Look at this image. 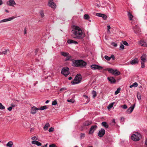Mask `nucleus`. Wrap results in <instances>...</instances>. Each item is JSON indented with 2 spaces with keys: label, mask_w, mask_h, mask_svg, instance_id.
<instances>
[{
  "label": "nucleus",
  "mask_w": 147,
  "mask_h": 147,
  "mask_svg": "<svg viewBox=\"0 0 147 147\" xmlns=\"http://www.w3.org/2000/svg\"><path fill=\"white\" fill-rule=\"evenodd\" d=\"M73 30L71 31V36L74 38L82 39L84 37L82 36L83 32L81 28L76 26H73Z\"/></svg>",
  "instance_id": "obj_1"
},
{
  "label": "nucleus",
  "mask_w": 147,
  "mask_h": 147,
  "mask_svg": "<svg viewBox=\"0 0 147 147\" xmlns=\"http://www.w3.org/2000/svg\"><path fill=\"white\" fill-rule=\"evenodd\" d=\"M87 64L86 63L82 60L73 61L72 65L74 67H85Z\"/></svg>",
  "instance_id": "obj_2"
},
{
  "label": "nucleus",
  "mask_w": 147,
  "mask_h": 147,
  "mask_svg": "<svg viewBox=\"0 0 147 147\" xmlns=\"http://www.w3.org/2000/svg\"><path fill=\"white\" fill-rule=\"evenodd\" d=\"M82 77L80 74H77L75 77L73 81H72L71 82L72 85L77 84L80 83L81 81Z\"/></svg>",
  "instance_id": "obj_3"
},
{
  "label": "nucleus",
  "mask_w": 147,
  "mask_h": 147,
  "mask_svg": "<svg viewBox=\"0 0 147 147\" xmlns=\"http://www.w3.org/2000/svg\"><path fill=\"white\" fill-rule=\"evenodd\" d=\"M141 138V135L138 132H137L135 134H133L131 136V139L135 141L139 140Z\"/></svg>",
  "instance_id": "obj_4"
},
{
  "label": "nucleus",
  "mask_w": 147,
  "mask_h": 147,
  "mask_svg": "<svg viewBox=\"0 0 147 147\" xmlns=\"http://www.w3.org/2000/svg\"><path fill=\"white\" fill-rule=\"evenodd\" d=\"M61 73L65 76H67L69 74V68L67 67L63 68L61 70Z\"/></svg>",
  "instance_id": "obj_5"
},
{
  "label": "nucleus",
  "mask_w": 147,
  "mask_h": 147,
  "mask_svg": "<svg viewBox=\"0 0 147 147\" xmlns=\"http://www.w3.org/2000/svg\"><path fill=\"white\" fill-rule=\"evenodd\" d=\"M90 67L91 69L93 70H95L96 69L101 70L103 69V67H102L96 64L92 65H91Z\"/></svg>",
  "instance_id": "obj_6"
},
{
  "label": "nucleus",
  "mask_w": 147,
  "mask_h": 147,
  "mask_svg": "<svg viewBox=\"0 0 147 147\" xmlns=\"http://www.w3.org/2000/svg\"><path fill=\"white\" fill-rule=\"evenodd\" d=\"M7 5H8L14 7L16 5L14 0H9L7 2Z\"/></svg>",
  "instance_id": "obj_7"
},
{
  "label": "nucleus",
  "mask_w": 147,
  "mask_h": 147,
  "mask_svg": "<svg viewBox=\"0 0 147 147\" xmlns=\"http://www.w3.org/2000/svg\"><path fill=\"white\" fill-rule=\"evenodd\" d=\"M48 5L53 8H55L56 7V5L53 2V0H49Z\"/></svg>",
  "instance_id": "obj_8"
},
{
  "label": "nucleus",
  "mask_w": 147,
  "mask_h": 147,
  "mask_svg": "<svg viewBox=\"0 0 147 147\" xmlns=\"http://www.w3.org/2000/svg\"><path fill=\"white\" fill-rule=\"evenodd\" d=\"M133 29L134 32L136 34H138L140 32V30L139 28L137 25H136L135 26L133 27Z\"/></svg>",
  "instance_id": "obj_9"
},
{
  "label": "nucleus",
  "mask_w": 147,
  "mask_h": 147,
  "mask_svg": "<svg viewBox=\"0 0 147 147\" xmlns=\"http://www.w3.org/2000/svg\"><path fill=\"white\" fill-rule=\"evenodd\" d=\"M105 131L104 129L103 128L101 129V130L99 131L98 135L100 137H102L105 134Z\"/></svg>",
  "instance_id": "obj_10"
},
{
  "label": "nucleus",
  "mask_w": 147,
  "mask_h": 147,
  "mask_svg": "<svg viewBox=\"0 0 147 147\" xmlns=\"http://www.w3.org/2000/svg\"><path fill=\"white\" fill-rule=\"evenodd\" d=\"M97 128V126L96 125H93L92 126L90 129L89 134H92L94 131Z\"/></svg>",
  "instance_id": "obj_11"
},
{
  "label": "nucleus",
  "mask_w": 147,
  "mask_h": 147,
  "mask_svg": "<svg viewBox=\"0 0 147 147\" xmlns=\"http://www.w3.org/2000/svg\"><path fill=\"white\" fill-rule=\"evenodd\" d=\"M15 18L14 16L10 17L9 18L5 19L0 21V23L11 21Z\"/></svg>",
  "instance_id": "obj_12"
},
{
  "label": "nucleus",
  "mask_w": 147,
  "mask_h": 147,
  "mask_svg": "<svg viewBox=\"0 0 147 147\" xmlns=\"http://www.w3.org/2000/svg\"><path fill=\"white\" fill-rule=\"evenodd\" d=\"M39 110L38 108H36L35 106L32 107L31 109V113L32 114H34L36 112V111Z\"/></svg>",
  "instance_id": "obj_13"
},
{
  "label": "nucleus",
  "mask_w": 147,
  "mask_h": 147,
  "mask_svg": "<svg viewBox=\"0 0 147 147\" xmlns=\"http://www.w3.org/2000/svg\"><path fill=\"white\" fill-rule=\"evenodd\" d=\"M135 106V104L131 106L127 110V112L129 114L131 113L133 111Z\"/></svg>",
  "instance_id": "obj_14"
},
{
  "label": "nucleus",
  "mask_w": 147,
  "mask_h": 147,
  "mask_svg": "<svg viewBox=\"0 0 147 147\" xmlns=\"http://www.w3.org/2000/svg\"><path fill=\"white\" fill-rule=\"evenodd\" d=\"M138 60L137 58H136L134 60L130 61L131 64L132 65L138 64Z\"/></svg>",
  "instance_id": "obj_15"
},
{
  "label": "nucleus",
  "mask_w": 147,
  "mask_h": 147,
  "mask_svg": "<svg viewBox=\"0 0 147 147\" xmlns=\"http://www.w3.org/2000/svg\"><path fill=\"white\" fill-rule=\"evenodd\" d=\"M139 44L141 46L145 47H147V43L143 40H140L139 42Z\"/></svg>",
  "instance_id": "obj_16"
},
{
  "label": "nucleus",
  "mask_w": 147,
  "mask_h": 147,
  "mask_svg": "<svg viewBox=\"0 0 147 147\" xmlns=\"http://www.w3.org/2000/svg\"><path fill=\"white\" fill-rule=\"evenodd\" d=\"M67 42L69 44H73L75 45L77 44L78 43V42L77 41L70 39L68 40L67 41Z\"/></svg>",
  "instance_id": "obj_17"
},
{
  "label": "nucleus",
  "mask_w": 147,
  "mask_h": 147,
  "mask_svg": "<svg viewBox=\"0 0 147 147\" xmlns=\"http://www.w3.org/2000/svg\"><path fill=\"white\" fill-rule=\"evenodd\" d=\"M108 80L111 83H115L116 82L115 80L113 77H108Z\"/></svg>",
  "instance_id": "obj_18"
},
{
  "label": "nucleus",
  "mask_w": 147,
  "mask_h": 147,
  "mask_svg": "<svg viewBox=\"0 0 147 147\" xmlns=\"http://www.w3.org/2000/svg\"><path fill=\"white\" fill-rule=\"evenodd\" d=\"M146 54H143L141 57V61H145L146 60Z\"/></svg>",
  "instance_id": "obj_19"
},
{
  "label": "nucleus",
  "mask_w": 147,
  "mask_h": 147,
  "mask_svg": "<svg viewBox=\"0 0 147 147\" xmlns=\"http://www.w3.org/2000/svg\"><path fill=\"white\" fill-rule=\"evenodd\" d=\"M102 125L105 128H107L109 127V125L106 122H103L101 123Z\"/></svg>",
  "instance_id": "obj_20"
},
{
  "label": "nucleus",
  "mask_w": 147,
  "mask_h": 147,
  "mask_svg": "<svg viewBox=\"0 0 147 147\" xmlns=\"http://www.w3.org/2000/svg\"><path fill=\"white\" fill-rule=\"evenodd\" d=\"M91 123V121H86L84 123L83 125L84 126H88L90 125Z\"/></svg>",
  "instance_id": "obj_21"
},
{
  "label": "nucleus",
  "mask_w": 147,
  "mask_h": 147,
  "mask_svg": "<svg viewBox=\"0 0 147 147\" xmlns=\"http://www.w3.org/2000/svg\"><path fill=\"white\" fill-rule=\"evenodd\" d=\"M127 15L129 20H132L133 16L130 12H128Z\"/></svg>",
  "instance_id": "obj_22"
},
{
  "label": "nucleus",
  "mask_w": 147,
  "mask_h": 147,
  "mask_svg": "<svg viewBox=\"0 0 147 147\" xmlns=\"http://www.w3.org/2000/svg\"><path fill=\"white\" fill-rule=\"evenodd\" d=\"M72 60L71 56L69 54V55L66 57L65 61H67L69 60L71 61Z\"/></svg>",
  "instance_id": "obj_23"
},
{
  "label": "nucleus",
  "mask_w": 147,
  "mask_h": 147,
  "mask_svg": "<svg viewBox=\"0 0 147 147\" xmlns=\"http://www.w3.org/2000/svg\"><path fill=\"white\" fill-rule=\"evenodd\" d=\"M49 127L50 124L49 123H47L43 127L44 130H47L48 129V128Z\"/></svg>",
  "instance_id": "obj_24"
},
{
  "label": "nucleus",
  "mask_w": 147,
  "mask_h": 147,
  "mask_svg": "<svg viewBox=\"0 0 147 147\" xmlns=\"http://www.w3.org/2000/svg\"><path fill=\"white\" fill-rule=\"evenodd\" d=\"M61 55L65 57H66L67 56L69 55V54L67 52H62L61 53Z\"/></svg>",
  "instance_id": "obj_25"
},
{
  "label": "nucleus",
  "mask_w": 147,
  "mask_h": 147,
  "mask_svg": "<svg viewBox=\"0 0 147 147\" xmlns=\"http://www.w3.org/2000/svg\"><path fill=\"white\" fill-rule=\"evenodd\" d=\"M107 70H108L109 73H112L113 74L114 72H115V71L112 69L107 68Z\"/></svg>",
  "instance_id": "obj_26"
},
{
  "label": "nucleus",
  "mask_w": 147,
  "mask_h": 147,
  "mask_svg": "<svg viewBox=\"0 0 147 147\" xmlns=\"http://www.w3.org/2000/svg\"><path fill=\"white\" fill-rule=\"evenodd\" d=\"M138 86V84L137 82L134 83L132 85H130L129 86L130 88H132V87H136Z\"/></svg>",
  "instance_id": "obj_27"
},
{
  "label": "nucleus",
  "mask_w": 147,
  "mask_h": 147,
  "mask_svg": "<svg viewBox=\"0 0 147 147\" xmlns=\"http://www.w3.org/2000/svg\"><path fill=\"white\" fill-rule=\"evenodd\" d=\"M13 145V143L12 141L9 142L7 144V146L9 147H11Z\"/></svg>",
  "instance_id": "obj_28"
},
{
  "label": "nucleus",
  "mask_w": 147,
  "mask_h": 147,
  "mask_svg": "<svg viewBox=\"0 0 147 147\" xmlns=\"http://www.w3.org/2000/svg\"><path fill=\"white\" fill-rule=\"evenodd\" d=\"M47 109V106L46 105L42 107H40L38 108V109L39 110H43L45 109Z\"/></svg>",
  "instance_id": "obj_29"
},
{
  "label": "nucleus",
  "mask_w": 147,
  "mask_h": 147,
  "mask_svg": "<svg viewBox=\"0 0 147 147\" xmlns=\"http://www.w3.org/2000/svg\"><path fill=\"white\" fill-rule=\"evenodd\" d=\"M113 104H114L113 103H112L110 104L107 107V109H111V108H112L113 107Z\"/></svg>",
  "instance_id": "obj_30"
},
{
  "label": "nucleus",
  "mask_w": 147,
  "mask_h": 147,
  "mask_svg": "<svg viewBox=\"0 0 147 147\" xmlns=\"http://www.w3.org/2000/svg\"><path fill=\"white\" fill-rule=\"evenodd\" d=\"M115 72H114L113 74L115 75H119L120 74V72L119 71H117V70L115 71Z\"/></svg>",
  "instance_id": "obj_31"
},
{
  "label": "nucleus",
  "mask_w": 147,
  "mask_h": 147,
  "mask_svg": "<svg viewBox=\"0 0 147 147\" xmlns=\"http://www.w3.org/2000/svg\"><path fill=\"white\" fill-rule=\"evenodd\" d=\"M137 98L139 100H140L141 99V95L139 93H138L137 94Z\"/></svg>",
  "instance_id": "obj_32"
},
{
  "label": "nucleus",
  "mask_w": 147,
  "mask_h": 147,
  "mask_svg": "<svg viewBox=\"0 0 147 147\" xmlns=\"http://www.w3.org/2000/svg\"><path fill=\"white\" fill-rule=\"evenodd\" d=\"M92 94L93 95V98H94L96 96V92L95 91L93 90L92 92Z\"/></svg>",
  "instance_id": "obj_33"
},
{
  "label": "nucleus",
  "mask_w": 147,
  "mask_h": 147,
  "mask_svg": "<svg viewBox=\"0 0 147 147\" xmlns=\"http://www.w3.org/2000/svg\"><path fill=\"white\" fill-rule=\"evenodd\" d=\"M105 58L107 61H109L111 59L110 57H109L107 55H105L104 57Z\"/></svg>",
  "instance_id": "obj_34"
},
{
  "label": "nucleus",
  "mask_w": 147,
  "mask_h": 147,
  "mask_svg": "<svg viewBox=\"0 0 147 147\" xmlns=\"http://www.w3.org/2000/svg\"><path fill=\"white\" fill-rule=\"evenodd\" d=\"M120 88H118L117 89V90L115 91V95L117 94L120 92Z\"/></svg>",
  "instance_id": "obj_35"
},
{
  "label": "nucleus",
  "mask_w": 147,
  "mask_h": 147,
  "mask_svg": "<svg viewBox=\"0 0 147 147\" xmlns=\"http://www.w3.org/2000/svg\"><path fill=\"white\" fill-rule=\"evenodd\" d=\"M5 109V107L3 106L1 103H0V109L3 110Z\"/></svg>",
  "instance_id": "obj_36"
},
{
  "label": "nucleus",
  "mask_w": 147,
  "mask_h": 147,
  "mask_svg": "<svg viewBox=\"0 0 147 147\" xmlns=\"http://www.w3.org/2000/svg\"><path fill=\"white\" fill-rule=\"evenodd\" d=\"M8 52H9V51L8 49L5 50V51L2 52L3 54L4 55L7 54Z\"/></svg>",
  "instance_id": "obj_37"
},
{
  "label": "nucleus",
  "mask_w": 147,
  "mask_h": 147,
  "mask_svg": "<svg viewBox=\"0 0 147 147\" xmlns=\"http://www.w3.org/2000/svg\"><path fill=\"white\" fill-rule=\"evenodd\" d=\"M101 17H102L105 20H106L107 18L106 15L103 14H102Z\"/></svg>",
  "instance_id": "obj_38"
},
{
  "label": "nucleus",
  "mask_w": 147,
  "mask_h": 147,
  "mask_svg": "<svg viewBox=\"0 0 147 147\" xmlns=\"http://www.w3.org/2000/svg\"><path fill=\"white\" fill-rule=\"evenodd\" d=\"M144 62L145 61H141V67L142 68H144L145 67V65H144Z\"/></svg>",
  "instance_id": "obj_39"
},
{
  "label": "nucleus",
  "mask_w": 147,
  "mask_h": 147,
  "mask_svg": "<svg viewBox=\"0 0 147 147\" xmlns=\"http://www.w3.org/2000/svg\"><path fill=\"white\" fill-rule=\"evenodd\" d=\"M84 18L85 19L88 20L89 18V16L88 15L85 14L84 16Z\"/></svg>",
  "instance_id": "obj_40"
},
{
  "label": "nucleus",
  "mask_w": 147,
  "mask_h": 147,
  "mask_svg": "<svg viewBox=\"0 0 147 147\" xmlns=\"http://www.w3.org/2000/svg\"><path fill=\"white\" fill-rule=\"evenodd\" d=\"M57 104V102L56 100H55L52 102V105H55Z\"/></svg>",
  "instance_id": "obj_41"
},
{
  "label": "nucleus",
  "mask_w": 147,
  "mask_h": 147,
  "mask_svg": "<svg viewBox=\"0 0 147 147\" xmlns=\"http://www.w3.org/2000/svg\"><path fill=\"white\" fill-rule=\"evenodd\" d=\"M85 136V134L84 133H81L80 134V137L81 139L83 138Z\"/></svg>",
  "instance_id": "obj_42"
},
{
  "label": "nucleus",
  "mask_w": 147,
  "mask_h": 147,
  "mask_svg": "<svg viewBox=\"0 0 147 147\" xmlns=\"http://www.w3.org/2000/svg\"><path fill=\"white\" fill-rule=\"evenodd\" d=\"M40 13V14L41 17L42 18L44 17V13L43 11H41Z\"/></svg>",
  "instance_id": "obj_43"
},
{
  "label": "nucleus",
  "mask_w": 147,
  "mask_h": 147,
  "mask_svg": "<svg viewBox=\"0 0 147 147\" xmlns=\"http://www.w3.org/2000/svg\"><path fill=\"white\" fill-rule=\"evenodd\" d=\"M123 44L126 46H128V43L126 41H123Z\"/></svg>",
  "instance_id": "obj_44"
},
{
  "label": "nucleus",
  "mask_w": 147,
  "mask_h": 147,
  "mask_svg": "<svg viewBox=\"0 0 147 147\" xmlns=\"http://www.w3.org/2000/svg\"><path fill=\"white\" fill-rule=\"evenodd\" d=\"M54 128L52 127H51L49 130V132H52L53 131Z\"/></svg>",
  "instance_id": "obj_45"
},
{
  "label": "nucleus",
  "mask_w": 147,
  "mask_h": 147,
  "mask_svg": "<svg viewBox=\"0 0 147 147\" xmlns=\"http://www.w3.org/2000/svg\"><path fill=\"white\" fill-rule=\"evenodd\" d=\"M111 45L114 47H116L117 45V44L114 42H113L111 43Z\"/></svg>",
  "instance_id": "obj_46"
},
{
  "label": "nucleus",
  "mask_w": 147,
  "mask_h": 147,
  "mask_svg": "<svg viewBox=\"0 0 147 147\" xmlns=\"http://www.w3.org/2000/svg\"><path fill=\"white\" fill-rule=\"evenodd\" d=\"M124 46L122 44H121L120 46V48L122 50H123L124 49Z\"/></svg>",
  "instance_id": "obj_47"
},
{
  "label": "nucleus",
  "mask_w": 147,
  "mask_h": 147,
  "mask_svg": "<svg viewBox=\"0 0 147 147\" xmlns=\"http://www.w3.org/2000/svg\"><path fill=\"white\" fill-rule=\"evenodd\" d=\"M32 140H37V138L35 136H34L31 138Z\"/></svg>",
  "instance_id": "obj_48"
},
{
  "label": "nucleus",
  "mask_w": 147,
  "mask_h": 147,
  "mask_svg": "<svg viewBox=\"0 0 147 147\" xmlns=\"http://www.w3.org/2000/svg\"><path fill=\"white\" fill-rule=\"evenodd\" d=\"M122 108L124 109H126L127 108V107L126 105H124L122 106Z\"/></svg>",
  "instance_id": "obj_49"
},
{
  "label": "nucleus",
  "mask_w": 147,
  "mask_h": 147,
  "mask_svg": "<svg viewBox=\"0 0 147 147\" xmlns=\"http://www.w3.org/2000/svg\"><path fill=\"white\" fill-rule=\"evenodd\" d=\"M111 59H112V60H114L115 59V57L113 55H112L110 57Z\"/></svg>",
  "instance_id": "obj_50"
},
{
  "label": "nucleus",
  "mask_w": 147,
  "mask_h": 147,
  "mask_svg": "<svg viewBox=\"0 0 147 147\" xmlns=\"http://www.w3.org/2000/svg\"><path fill=\"white\" fill-rule=\"evenodd\" d=\"M49 147H57V146L55 144H52L49 145Z\"/></svg>",
  "instance_id": "obj_51"
},
{
  "label": "nucleus",
  "mask_w": 147,
  "mask_h": 147,
  "mask_svg": "<svg viewBox=\"0 0 147 147\" xmlns=\"http://www.w3.org/2000/svg\"><path fill=\"white\" fill-rule=\"evenodd\" d=\"M102 14V13H96V15L97 16H98V17H101V16Z\"/></svg>",
  "instance_id": "obj_52"
},
{
  "label": "nucleus",
  "mask_w": 147,
  "mask_h": 147,
  "mask_svg": "<svg viewBox=\"0 0 147 147\" xmlns=\"http://www.w3.org/2000/svg\"><path fill=\"white\" fill-rule=\"evenodd\" d=\"M36 145H37L38 146L41 145V143L38 141H36Z\"/></svg>",
  "instance_id": "obj_53"
},
{
  "label": "nucleus",
  "mask_w": 147,
  "mask_h": 147,
  "mask_svg": "<svg viewBox=\"0 0 147 147\" xmlns=\"http://www.w3.org/2000/svg\"><path fill=\"white\" fill-rule=\"evenodd\" d=\"M67 101L68 102H71L72 103H73L74 102V101H73V100L72 99H69V100H67Z\"/></svg>",
  "instance_id": "obj_54"
},
{
  "label": "nucleus",
  "mask_w": 147,
  "mask_h": 147,
  "mask_svg": "<svg viewBox=\"0 0 147 147\" xmlns=\"http://www.w3.org/2000/svg\"><path fill=\"white\" fill-rule=\"evenodd\" d=\"M12 107H8L7 108V109L9 111H11L12 109Z\"/></svg>",
  "instance_id": "obj_55"
},
{
  "label": "nucleus",
  "mask_w": 147,
  "mask_h": 147,
  "mask_svg": "<svg viewBox=\"0 0 147 147\" xmlns=\"http://www.w3.org/2000/svg\"><path fill=\"white\" fill-rule=\"evenodd\" d=\"M36 141H32V144H36Z\"/></svg>",
  "instance_id": "obj_56"
},
{
  "label": "nucleus",
  "mask_w": 147,
  "mask_h": 147,
  "mask_svg": "<svg viewBox=\"0 0 147 147\" xmlns=\"http://www.w3.org/2000/svg\"><path fill=\"white\" fill-rule=\"evenodd\" d=\"M112 122V123H113V125H115V119H113Z\"/></svg>",
  "instance_id": "obj_57"
},
{
  "label": "nucleus",
  "mask_w": 147,
  "mask_h": 147,
  "mask_svg": "<svg viewBox=\"0 0 147 147\" xmlns=\"http://www.w3.org/2000/svg\"><path fill=\"white\" fill-rule=\"evenodd\" d=\"M83 96L86 98H88V96L86 95H83Z\"/></svg>",
  "instance_id": "obj_58"
},
{
  "label": "nucleus",
  "mask_w": 147,
  "mask_h": 147,
  "mask_svg": "<svg viewBox=\"0 0 147 147\" xmlns=\"http://www.w3.org/2000/svg\"><path fill=\"white\" fill-rule=\"evenodd\" d=\"M65 90V88H61L60 90V91L61 92V91H62L63 90Z\"/></svg>",
  "instance_id": "obj_59"
},
{
  "label": "nucleus",
  "mask_w": 147,
  "mask_h": 147,
  "mask_svg": "<svg viewBox=\"0 0 147 147\" xmlns=\"http://www.w3.org/2000/svg\"><path fill=\"white\" fill-rule=\"evenodd\" d=\"M24 34H26V28L24 29Z\"/></svg>",
  "instance_id": "obj_60"
},
{
  "label": "nucleus",
  "mask_w": 147,
  "mask_h": 147,
  "mask_svg": "<svg viewBox=\"0 0 147 147\" xmlns=\"http://www.w3.org/2000/svg\"><path fill=\"white\" fill-rule=\"evenodd\" d=\"M3 4L2 1V0H0V5Z\"/></svg>",
  "instance_id": "obj_61"
},
{
  "label": "nucleus",
  "mask_w": 147,
  "mask_h": 147,
  "mask_svg": "<svg viewBox=\"0 0 147 147\" xmlns=\"http://www.w3.org/2000/svg\"><path fill=\"white\" fill-rule=\"evenodd\" d=\"M145 144L146 145H147V139L145 141Z\"/></svg>",
  "instance_id": "obj_62"
},
{
  "label": "nucleus",
  "mask_w": 147,
  "mask_h": 147,
  "mask_svg": "<svg viewBox=\"0 0 147 147\" xmlns=\"http://www.w3.org/2000/svg\"><path fill=\"white\" fill-rule=\"evenodd\" d=\"M108 29H110L111 28V27L110 26L108 25L107 26Z\"/></svg>",
  "instance_id": "obj_63"
},
{
  "label": "nucleus",
  "mask_w": 147,
  "mask_h": 147,
  "mask_svg": "<svg viewBox=\"0 0 147 147\" xmlns=\"http://www.w3.org/2000/svg\"><path fill=\"white\" fill-rule=\"evenodd\" d=\"M11 106L12 107H15V105H14V104H11Z\"/></svg>",
  "instance_id": "obj_64"
}]
</instances>
